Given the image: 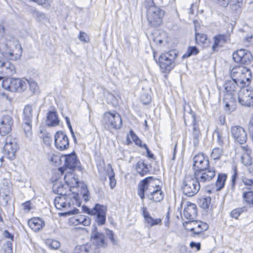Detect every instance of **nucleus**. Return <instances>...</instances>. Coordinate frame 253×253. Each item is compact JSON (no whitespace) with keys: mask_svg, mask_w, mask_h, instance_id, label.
<instances>
[{"mask_svg":"<svg viewBox=\"0 0 253 253\" xmlns=\"http://www.w3.org/2000/svg\"><path fill=\"white\" fill-rule=\"evenodd\" d=\"M251 77L250 70L243 66H235L231 71V79L239 84L240 88L248 85L251 81Z\"/></svg>","mask_w":253,"mask_h":253,"instance_id":"f257e3e1","label":"nucleus"},{"mask_svg":"<svg viewBox=\"0 0 253 253\" xmlns=\"http://www.w3.org/2000/svg\"><path fill=\"white\" fill-rule=\"evenodd\" d=\"M200 189V184L194 177H185L181 186L183 193L188 197H192L195 195Z\"/></svg>","mask_w":253,"mask_h":253,"instance_id":"f03ea898","label":"nucleus"},{"mask_svg":"<svg viewBox=\"0 0 253 253\" xmlns=\"http://www.w3.org/2000/svg\"><path fill=\"white\" fill-rule=\"evenodd\" d=\"M33 108L31 105H26L23 110L24 123L23 128L27 138H30L32 135V122Z\"/></svg>","mask_w":253,"mask_h":253,"instance_id":"7ed1b4c3","label":"nucleus"},{"mask_svg":"<svg viewBox=\"0 0 253 253\" xmlns=\"http://www.w3.org/2000/svg\"><path fill=\"white\" fill-rule=\"evenodd\" d=\"M165 11L160 7L154 10L150 9L147 14L149 25L153 28L157 27L160 25L162 23Z\"/></svg>","mask_w":253,"mask_h":253,"instance_id":"20e7f679","label":"nucleus"},{"mask_svg":"<svg viewBox=\"0 0 253 253\" xmlns=\"http://www.w3.org/2000/svg\"><path fill=\"white\" fill-rule=\"evenodd\" d=\"M103 122L109 127L119 129L122 126V120L119 114L108 112L104 114Z\"/></svg>","mask_w":253,"mask_h":253,"instance_id":"39448f33","label":"nucleus"},{"mask_svg":"<svg viewBox=\"0 0 253 253\" xmlns=\"http://www.w3.org/2000/svg\"><path fill=\"white\" fill-rule=\"evenodd\" d=\"M232 57L235 62L244 65L250 64L253 60L251 52L245 49H240L234 52Z\"/></svg>","mask_w":253,"mask_h":253,"instance_id":"423d86ee","label":"nucleus"},{"mask_svg":"<svg viewBox=\"0 0 253 253\" xmlns=\"http://www.w3.org/2000/svg\"><path fill=\"white\" fill-rule=\"evenodd\" d=\"M94 211L92 215L93 219L98 226H102L105 224L106 221V208L102 205L95 204L93 208Z\"/></svg>","mask_w":253,"mask_h":253,"instance_id":"0eeeda50","label":"nucleus"},{"mask_svg":"<svg viewBox=\"0 0 253 253\" xmlns=\"http://www.w3.org/2000/svg\"><path fill=\"white\" fill-rule=\"evenodd\" d=\"M193 164L192 169L194 175H197L198 172L209 168L210 162L208 159H205L203 154H199L195 156L193 159Z\"/></svg>","mask_w":253,"mask_h":253,"instance_id":"6e6552de","label":"nucleus"},{"mask_svg":"<svg viewBox=\"0 0 253 253\" xmlns=\"http://www.w3.org/2000/svg\"><path fill=\"white\" fill-rule=\"evenodd\" d=\"M62 157L64 158V165L63 167L59 168V170L61 173L63 172L65 169H69L74 171L76 169L79 161L77 159V155L75 152L62 155Z\"/></svg>","mask_w":253,"mask_h":253,"instance_id":"1a4fd4ad","label":"nucleus"},{"mask_svg":"<svg viewBox=\"0 0 253 253\" xmlns=\"http://www.w3.org/2000/svg\"><path fill=\"white\" fill-rule=\"evenodd\" d=\"M215 171L216 170L214 168H211L209 166V168L205 169L204 170L199 171L197 175L194 174L193 176L199 183L208 182L214 178L216 174Z\"/></svg>","mask_w":253,"mask_h":253,"instance_id":"9d476101","label":"nucleus"},{"mask_svg":"<svg viewBox=\"0 0 253 253\" xmlns=\"http://www.w3.org/2000/svg\"><path fill=\"white\" fill-rule=\"evenodd\" d=\"M90 238L93 241V243L97 247H105L107 245L105 241V235L98 231V228L95 224L92 225Z\"/></svg>","mask_w":253,"mask_h":253,"instance_id":"9b49d317","label":"nucleus"},{"mask_svg":"<svg viewBox=\"0 0 253 253\" xmlns=\"http://www.w3.org/2000/svg\"><path fill=\"white\" fill-rule=\"evenodd\" d=\"M231 132L235 141L237 142H246L247 134L243 127L239 126H235L231 127Z\"/></svg>","mask_w":253,"mask_h":253,"instance_id":"f8f14e48","label":"nucleus"},{"mask_svg":"<svg viewBox=\"0 0 253 253\" xmlns=\"http://www.w3.org/2000/svg\"><path fill=\"white\" fill-rule=\"evenodd\" d=\"M238 101L243 106H253V97L249 89L244 88L240 90L238 93Z\"/></svg>","mask_w":253,"mask_h":253,"instance_id":"ddd939ff","label":"nucleus"},{"mask_svg":"<svg viewBox=\"0 0 253 253\" xmlns=\"http://www.w3.org/2000/svg\"><path fill=\"white\" fill-rule=\"evenodd\" d=\"M12 124V119L9 116H3L0 122V134L5 136L9 133L11 130Z\"/></svg>","mask_w":253,"mask_h":253,"instance_id":"4468645a","label":"nucleus"},{"mask_svg":"<svg viewBox=\"0 0 253 253\" xmlns=\"http://www.w3.org/2000/svg\"><path fill=\"white\" fill-rule=\"evenodd\" d=\"M153 176H149L141 180L138 185L137 194L140 199L143 201L145 198V193L148 190L150 192L149 188V184L151 180H153Z\"/></svg>","mask_w":253,"mask_h":253,"instance_id":"2eb2a0df","label":"nucleus"},{"mask_svg":"<svg viewBox=\"0 0 253 253\" xmlns=\"http://www.w3.org/2000/svg\"><path fill=\"white\" fill-rule=\"evenodd\" d=\"M197 208L196 205L189 202H186V206L183 211V215L189 220H194L197 216Z\"/></svg>","mask_w":253,"mask_h":253,"instance_id":"dca6fc26","label":"nucleus"},{"mask_svg":"<svg viewBox=\"0 0 253 253\" xmlns=\"http://www.w3.org/2000/svg\"><path fill=\"white\" fill-rule=\"evenodd\" d=\"M158 63L160 67L163 72H169L175 66L174 62L169 60L166 57L160 55L158 58Z\"/></svg>","mask_w":253,"mask_h":253,"instance_id":"f3484780","label":"nucleus"},{"mask_svg":"<svg viewBox=\"0 0 253 253\" xmlns=\"http://www.w3.org/2000/svg\"><path fill=\"white\" fill-rule=\"evenodd\" d=\"M12 189L8 185L3 184L0 188V201L6 206L10 199Z\"/></svg>","mask_w":253,"mask_h":253,"instance_id":"a211bd4d","label":"nucleus"},{"mask_svg":"<svg viewBox=\"0 0 253 253\" xmlns=\"http://www.w3.org/2000/svg\"><path fill=\"white\" fill-rule=\"evenodd\" d=\"M157 189L152 191L149 192L146 194L147 198L154 202H161L164 198V193L161 190V188L159 186H156Z\"/></svg>","mask_w":253,"mask_h":253,"instance_id":"6ab92c4d","label":"nucleus"},{"mask_svg":"<svg viewBox=\"0 0 253 253\" xmlns=\"http://www.w3.org/2000/svg\"><path fill=\"white\" fill-rule=\"evenodd\" d=\"M69 186V183L66 181V184H64L61 182L56 180L53 183L52 189L55 194L66 196L67 195L66 189Z\"/></svg>","mask_w":253,"mask_h":253,"instance_id":"aec40b11","label":"nucleus"},{"mask_svg":"<svg viewBox=\"0 0 253 253\" xmlns=\"http://www.w3.org/2000/svg\"><path fill=\"white\" fill-rule=\"evenodd\" d=\"M28 224L32 230L39 232L44 226V222L40 217H33L28 221Z\"/></svg>","mask_w":253,"mask_h":253,"instance_id":"412c9836","label":"nucleus"},{"mask_svg":"<svg viewBox=\"0 0 253 253\" xmlns=\"http://www.w3.org/2000/svg\"><path fill=\"white\" fill-rule=\"evenodd\" d=\"M242 198L244 203L250 208L253 207V190L252 187H246L243 189Z\"/></svg>","mask_w":253,"mask_h":253,"instance_id":"4be33fe9","label":"nucleus"},{"mask_svg":"<svg viewBox=\"0 0 253 253\" xmlns=\"http://www.w3.org/2000/svg\"><path fill=\"white\" fill-rule=\"evenodd\" d=\"M142 211L143 216L146 222L150 225L151 226H153L158 224H162L161 218H153L148 211L146 207H142L141 208Z\"/></svg>","mask_w":253,"mask_h":253,"instance_id":"5701e85b","label":"nucleus"},{"mask_svg":"<svg viewBox=\"0 0 253 253\" xmlns=\"http://www.w3.org/2000/svg\"><path fill=\"white\" fill-rule=\"evenodd\" d=\"M60 120L56 111H49L46 116V125L48 126H58Z\"/></svg>","mask_w":253,"mask_h":253,"instance_id":"b1692460","label":"nucleus"},{"mask_svg":"<svg viewBox=\"0 0 253 253\" xmlns=\"http://www.w3.org/2000/svg\"><path fill=\"white\" fill-rule=\"evenodd\" d=\"M225 90L230 95L234 92L237 86L240 87V84L236 81L232 79L226 80L223 84Z\"/></svg>","mask_w":253,"mask_h":253,"instance_id":"393cba45","label":"nucleus"},{"mask_svg":"<svg viewBox=\"0 0 253 253\" xmlns=\"http://www.w3.org/2000/svg\"><path fill=\"white\" fill-rule=\"evenodd\" d=\"M184 112L183 117L185 125H187V123L189 121L191 122L192 126L198 124V121L196 119V115L192 111L191 109L190 108L189 110L187 112L184 109Z\"/></svg>","mask_w":253,"mask_h":253,"instance_id":"a878e982","label":"nucleus"},{"mask_svg":"<svg viewBox=\"0 0 253 253\" xmlns=\"http://www.w3.org/2000/svg\"><path fill=\"white\" fill-rule=\"evenodd\" d=\"M135 168L137 173L142 176L150 172L148 165L141 160L136 163Z\"/></svg>","mask_w":253,"mask_h":253,"instance_id":"bb28decb","label":"nucleus"},{"mask_svg":"<svg viewBox=\"0 0 253 253\" xmlns=\"http://www.w3.org/2000/svg\"><path fill=\"white\" fill-rule=\"evenodd\" d=\"M227 178V175L224 173H219L218 174L215 182L217 191L221 190L224 187Z\"/></svg>","mask_w":253,"mask_h":253,"instance_id":"cd10ccee","label":"nucleus"},{"mask_svg":"<svg viewBox=\"0 0 253 253\" xmlns=\"http://www.w3.org/2000/svg\"><path fill=\"white\" fill-rule=\"evenodd\" d=\"M91 246L90 243H86L77 246L74 250V253H89Z\"/></svg>","mask_w":253,"mask_h":253,"instance_id":"c85d7f7f","label":"nucleus"},{"mask_svg":"<svg viewBox=\"0 0 253 253\" xmlns=\"http://www.w3.org/2000/svg\"><path fill=\"white\" fill-rule=\"evenodd\" d=\"M214 43L212 46V49L213 51L216 50V48L218 47L220 43H225L226 41V36L224 35H218L214 37Z\"/></svg>","mask_w":253,"mask_h":253,"instance_id":"c756f323","label":"nucleus"},{"mask_svg":"<svg viewBox=\"0 0 253 253\" xmlns=\"http://www.w3.org/2000/svg\"><path fill=\"white\" fill-rule=\"evenodd\" d=\"M13 144L5 143L3 147L4 150L7 151L8 158L11 160H13L15 158L16 149L12 148Z\"/></svg>","mask_w":253,"mask_h":253,"instance_id":"7c9ffc66","label":"nucleus"},{"mask_svg":"<svg viewBox=\"0 0 253 253\" xmlns=\"http://www.w3.org/2000/svg\"><path fill=\"white\" fill-rule=\"evenodd\" d=\"M242 148L247 153L246 156H242L241 157V159L242 163L246 166L251 165L252 164V159L248 154V152H250V150L249 149L248 146H242Z\"/></svg>","mask_w":253,"mask_h":253,"instance_id":"2f4dec72","label":"nucleus"},{"mask_svg":"<svg viewBox=\"0 0 253 253\" xmlns=\"http://www.w3.org/2000/svg\"><path fill=\"white\" fill-rule=\"evenodd\" d=\"M9 81L10 83V84L6 85L5 84L8 82L9 80H6L5 81H3L1 84L2 87L9 90H11L13 89L16 91V78H12L9 79Z\"/></svg>","mask_w":253,"mask_h":253,"instance_id":"473e14b6","label":"nucleus"},{"mask_svg":"<svg viewBox=\"0 0 253 253\" xmlns=\"http://www.w3.org/2000/svg\"><path fill=\"white\" fill-rule=\"evenodd\" d=\"M199 53V49L196 46H189L187 52L183 55V58H188L192 55H196Z\"/></svg>","mask_w":253,"mask_h":253,"instance_id":"72a5a7b5","label":"nucleus"},{"mask_svg":"<svg viewBox=\"0 0 253 253\" xmlns=\"http://www.w3.org/2000/svg\"><path fill=\"white\" fill-rule=\"evenodd\" d=\"M62 142V141H66L69 142L68 138L67 135L62 131H57L54 135V142Z\"/></svg>","mask_w":253,"mask_h":253,"instance_id":"f704fd0d","label":"nucleus"},{"mask_svg":"<svg viewBox=\"0 0 253 253\" xmlns=\"http://www.w3.org/2000/svg\"><path fill=\"white\" fill-rule=\"evenodd\" d=\"M18 86H17V92H22L27 88L28 81L25 79H19L17 78Z\"/></svg>","mask_w":253,"mask_h":253,"instance_id":"c9c22d12","label":"nucleus"},{"mask_svg":"<svg viewBox=\"0 0 253 253\" xmlns=\"http://www.w3.org/2000/svg\"><path fill=\"white\" fill-rule=\"evenodd\" d=\"M211 202V198L209 196H207L202 199H200L199 202V204L201 208L207 210L209 208Z\"/></svg>","mask_w":253,"mask_h":253,"instance_id":"e433bc0d","label":"nucleus"},{"mask_svg":"<svg viewBox=\"0 0 253 253\" xmlns=\"http://www.w3.org/2000/svg\"><path fill=\"white\" fill-rule=\"evenodd\" d=\"M138 141L139 142H142L134 131L130 129L126 136V142H137Z\"/></svg>","mask_w":253,"mask_h":253,"instance_id":"4c0bfd02","label":"nucleus"},{"mask_svg":"<svg viewBox=\"0 0 253 253\" xmlns=\"http://www.w3.org/2000/svg\"><path fill=\"white\" fill-rule=\"evenodd\" d=\"M109 179V184L111 189H113L116 186V180L115 178V173L112 168L110 170L108 171Z\"/></svg>","mask_w":253,"mask_h":253,"instance_id":"58836bf2","label":"nucleus"},{"mask_svg":"<svg viewBox=\"0 0 253 253\" xmlns=\"http://www.w3.org/2000/svg\"><path fill=\"white\" fill-rule=\"evenodd\" d=\"M145 8L147 9V12H149L151 9L152 10H156L159 7L157 4L154 2V0H145L144 4Z\"/></svg>","mask_w":253,"mask_h":253,"instance_id":"ea45409f","label":"nucleus"},{"mask_svg":"<svg viewBox=\"0 0 253 253\" xmlns=\"http://www.w3.org/2000/svg\"><path fill=\"white\" fill-rule=\"evenodd\" d=\"M45 243L50 249L57 250L60 247V242L55 240L47 239Z\"/></svg>","mask_w":253,"mask_h":253,"instance_id":"a19ab883","label":"nucleus"},{"mask_svg":"<svg viewBox=\"0 0 253 253\" xmlns=\"http://www.w3.org/2000/svg\"><path fill=\"white\" fill-rule=\"evenodd\" d=\"M242 0H237L235 3L231 4V9L235 11L236 14H238L241 12V8L243 5Z\"/></svg>","mask_w":253,"mask_h":253,"instance_id":"79ce46f5","label":"nucleus"},{"mask_svg":"<svg viewBox=\"0 0 253 253\" xmlns=\"http://www.w3.org/2000/svg\"><path fill=\"white\" fill-rule=\"evenodd\" d=\"M81 193L85 202H87L89 200V191L85 184H84L82 185Z\"/></svg>","mask_w":253,"mask_h":253,"instance_id":"37998d69","label":"nucleus"},{"mask_svg":"<svg viewBox=\"0 0 253 253\" xmlns=\"http://www.w3.org/2000/svg\"><path fill=\"white\" fill-rule=\"evenodd\" d=\"M192 135L194 142L199 141V137L201 136V133L199 128V124L193 126Z\"/></svg>","mask_w":253,"mask_h":253,"instance_id":"c03bdc74","label":"nucleus"},{"mask_svg":"<svg viewBox=\"0 0 253 253\" xmlns=\"http://www.w3.org/2000/svg\"><path fill=\"white\" fill-rule=\"evenodd\" d=\"M106 234L113 245H118V240L115 238L114 232L109 229H106Z\"/></svg>","mask_w":253,"mask_h":253,"instance_id":"a18cd8bd","label":"nucleus"},{"mask_svg":"<svg viewBox=\"0 0 253 253\" xmlns=\"http://www.w3.org/2000/svg\"><path fill=\"white\" fill-rule=\"evenodd\" d=\"M161 55L164 57H166L169 60H171L172 62H174L175 59L177 57V54L175 50H170L168 52L162 54Z\"/></svg>","mask_w":253,"mask_h":253,"instance_id":"49530a36","label":"nucleus"},{"mask_svg":"<svg viewBox=\"0 0 253 253\" xmlns=\"http://www.w3.org/2000/svg\"><path fill=\"white\" fill-rule=\"evenodd\" d=\"M245 207L239 208L233 210L230 213V215L232 218L237 219L241 214L245 211Z\"/></svg>","mask_w":253,"mask_h":253,"instance_id":"de8ad7c7","label":"nucleus"},{"mask_svg":"<svg viewBox=\"0 0 253 253\" xmlns=\"http://www.w3.org/2000/svg\"><path fill=\"white\" fill-rule=\"evenodd\" d=\"M223 151L219 148H214L211 152V156L214 160L219 159L220 157L222 155Z\"/></svg>","mask_w":253,"mask_h":253,"instance_id":"09e8293b","label":"nucleus"},{"mask_svg":"<svg viewBox=\"0 0 253 253\" xmlns=\"http://www.w3.org/2000/svg\"><path fill=\"white\" fill-rule=\"evenodd\" d=\"M195 40L196 42L198 44H203L205 43L206 41L207 40V36L204 34L196 33Z\"/></svg>","mask_w":253,"mask_h":253,"instance_id":"8fccbe9b","label":"nucleus"},{"mask_svg":"<svg viewBox=\"0 0 253 253\" xmlns=\"http://www.w3.org/2000/svg\"><path fill=\"white\" fill-rule=\"evenodd\" d=\"M40 136L43 139V142H49L51 140L50 134L47 132H43L42 130H40Z\"/></svg>","mask_w":253,"mask_h":253,"instance_id":"3c124183","label":"nucleus"},{"mask_svg":"<svg viewBox=\"0 0 253 253\" xmlns=\"http://www.w3.org/2000/svg\"><path fill=\"white\" fill-rule=\"evenodd\" d=\"M193 222H195L196 223H199L197 225L198 228L200 229V231H202L203 232L205 231H207L209 229V225L206 222H202L201 221L194 220Z\"/></svg>","mask_w":253,"mask_h":253,"instance_id":"603ef678","label":"nucleus"},{"mask_svg":"<svg viewBox=\"0 0 253 253\" xmlns=\"http://www.w3.org/2000/svg\"><path fill=\"white\" fill-rule=\"evenodd\" d=\"M81 224L84 226H89L91 223V219L87 216L80 215Z\"/></svg>","mask_w":253,"mask_h":253,"instance_id":"864d4df0","label":"nucleus"},{"mask_svg":"<svg viewBox=\"0 0 253 253\" xmlns=\"http://www.w3.org/2000/svg\"><path fill=\"white\" fill-rule=\"evenodd\" d=\"M238 176V170L236 167L234 168V172L231 178V186L232 189H233L236 185V180Z\"/></svg>","mask_w":253,"mask_h":253,"instance_id":"5fc2aeb1","label":"nucleus"},{"mask_svg":"<svg viewBox=\"0 0 253 253\" xmlns=\"http://www.w3.org/2000/svg\"><path fill=\"white\" fill-rule=\"evenodd\" d=\"M62 156L60 157L58 155H53L50 159L51 162L54 164L56 166H59L61 163V158Z\"/></svg>","mask_w":253,"mask_h":253,"instance_id":"6e6d98bb","label":"nucleus"},{"mask_svg":"<svg viewBox=\"0 0 253 253\" xmlns=\"http://www.w3.org/2000/svg\"><path fill=\"white\" fill-rule=\"evenodd\" d=\"M242 181L245 186H247V187L252 188V187H253V178H248L246 177L243 176L242 177Z\"/></svg>","mask_w":253,"mask_h":253,"instance_id":"4d7b16f0","label":"nucleus"},{"mask_svg":"<svg viewBox=\"0 0 253 253\" xmlns=\"http://www.w3.org/2000/svg\"><path fill=\"white\" fill-rule=\"evenodd\" d=\"M78 38L81 42H88L89 41V37L85 33L82 31L80 32Z\"/></svg>","mask_w":253,"mask_h":253,"instance_id":"13d9d810","label":"nucleus"},{"mask_svg":"<svg viewBox=\"0 0 253 253\" xmlns=\"http://www.w3.org/2000/svg\"><path fill=\"white\" fill-rule=\"evenodd\" d=\"M5 253H12V245L10 241H7L4 245Z\"/></svg>","mask_w":253,"mask_h":253,"instance_id":"bf43d9fd","label":"nucleus"},{"mask_svg":"<svg viewBox=\"0 0 253 253\" xmlns=\"http://www.w3.org/2000/svg\"><path fill=\"white\" fill-rule=\"evenodd\" d=\"M55 147L60 151H63L67 149L69 147L70 143H54Z\"/></svg>","mask_w":253,"mask_h":253,"instance_id":"052dcab7","label":"nucleus"},{"mask_svg":"<svg viewBox=\"0 0 253 253\" xmlns=\"http://www.w3.org/2000/svg\"><path fill=\"white\" fill-rule=\"evenodd\" d=\"M30 87V90L32 92L35 93L38 91V86L37 84L35 82H31L30 83L28 82V84Z\"/></svg>","mask_w":253,"mask_h":253,"instance_id":"680f3d73","label":"nucleus"},{"mask_svg":"<svg viewBox=\"0 0 253 253\" xmlns=\"http://www.w3.org/2000/svg\"><path fill=\"white\" fill-rule=\"evenodd\" d=\"M82 209L84 212L86 213L88 215L92 216V214L94 212V211H93V208L91 209L87 206L85 205H83L82 207Z\"/></svg>","mask_w":253,"mask_h":253,"instance_id":"e2e57ef3","label":"nucleus"},{"mask_svg":"<svg viewBox=\"0 0 253 253\" xmlns=\"http://www.w3.org/2000/svg\"><path fill=\"white\" fill-rule=\"evenodd\" d=\"M189 246L191 248H195L198 251H200L201 249V245L200 242L197 243L192 241L190 242Z\"/></svg>","mask_w":253,"mask_h":253,"instance_id":"0e129e2a","label":"nucleus"},{"mask_svg":"<svg viewBox=\"0 0 253 253\" xmlns=\"http://www.w3.org/2000/svg\"><path fill=\"white\" fill-rule=\"evenodd\" d=\"M73 198L75 201V205L77 207H80L81 205L82 202L79 197V194L78 193H74V195L73 196Z\"/></svg>","mask_w":253,"mask_h":253,"instance_id":"69168bd1","label":"nucleus"},{"mask_svg":"<svg viewBox=\"0 0 253 253\" xmlns=\"http://www.w3.org/2000/svg\"><path fill=\"white\" fill-rule=\"evenodd\" d=\"M31 202L30 201H28L25 203L22 204V206L24 210L29 211L31 209Z\"/></svg>","mask_w":253,"mask_h":253,"instance_id":"338daca9","label":"nucleus"},{"mask_svg":"<svg viewBox=\"0 0 253 253\" xmlns=\"http://www.w3.org/2000/svg\"><path fill=\"white\" fill-rule=\"evenodd\" d=\"M249 130L251 136V139L253 142V118L249 124Z\"/></svg>","mask_w":253,"mask_h":253,"instance_id":"774afa93","label":"nucleus"}]
</instances>
